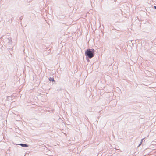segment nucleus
Segmentation results:
<instances>
[{
  "label": "nucleus",
  "mask_w": 156,
  "mask_h": 156,
  "mask_svg": "<svg viewBox=\"0 0 156 156\" xmlns=\"http://www.w3.org/2000/svg\"><path fill=\"white\" fill-rule=\"evenodd\" d=\"M94 50L93 49H88L85 51L86 58H91L94 55Z\"/></svg>",
  "instance_id": "nucleus-1"
},
{
  "label": "nucleus",
  "mask_w": 156,
  "mask_h": 156,
  "mask_svg": "<svg viewBox=\"0 0 156 156\" xmlns=\"http://www.w3.org/2000/svg\"><path fill=\"white\" fill-rule=\"evenodd\" d=\"M5 41L7 43L8 45H10L11 44L12 39L10 37H8L6 39Z\"/></svg>",
  "instance_id": "nucleus-2"
},
{
  "label": "nucleus",
  "mask_w": 156,
  "mask_h": 156,
  "mask_svg": "<svg viewBox=\"0 0 156 156\" xmlns=\"http://www.w3.org/2000/svg\"><path fill=\"white\" fill-rule=\"evenodd\" d=\"M16 145H20L21 146H28V145L27 144H16Z\"/></svg>",
  "instance_id": "nucleus-3"
},
{
  "label": "nucleus",
  "mask_w": 156,
  "mask_h": 156,
  "mask_svg": "<svg viewBox=\"0 0 156 156\" xmlns=\"http://www.w3.org/2000/svg\"><path fill=\"white\" fill-rule=\"evenodd\" d=\"M49 81H54V80L53 78L50 77L49 78Z\"/></svg>",
  "instance_id": "nucleus-4"
},
{
  "label": "nucleus",
  "mask_w": 156,
  "mask_h": 156,
  "mask_svg": "<svg viewBox=\"0 0 156 156\" xmlns=\"http://www.w3.org/2000/svg\"><path fill=\"white\" fill-rule=\"evenodd\" d=\"M144 138H143V139H142V140H141L140 143V144L138 145V146H140L141 145L142 143L143 142V140H144Z\"/></svg>",
  "instance_id": "nucleus-5"
},
{
  "label": "nucleus",
  "mask_w": 156,
  "mask_h": 156,
  "mask_svg": "<svg viewBox=\"0 0 156 156\" xmlns=\"http://www.w3.org/2000/svg\"><path fill=\"white\" fill-rule=\"evenodd\" d=\"M8 51L10 53V50H11V51L12 50V48H8Z\"/></svg>",
  "instance_id": "nucleus-6"
},
{
  "label": "nucleus",
  "mask_w": 156,
  "mask_h": 156,
  "mask_svg": "<svg viewBox=\"0 0 156 156\" xmlns=\"http://www.w3.org/2000/svg\"><path fill=\"white\" fill-rule=\"evenodd\" d=\"M89 58H86V59L88 61H89Z\"/></svg>",
  "instance_id": "nucleus-7"
},
{
  "label": "nucleus",
  "mask_w": 156,
  "mask_h": 156,
  "mask_svg": "<svg viewBox=\"0 0 156 156\" xmlns=\"http://www.w3.org/2000/svg\"><path fill=\"white\" fill-rule=\"evenodd\" d=\"M48 53H50V52H51V50H50V49H49L48 50Z\"/></svg>",
  "instance_id": "nucleus-8"
},
{
  "label": "nucleus",
  "mask_w": 156,
  "mask_h": 156,
  "mask_svg": "<svg viewBox=\"0 0 156 156\" xmlns=\"http://www.w3.org/2000/svg\"><path fill=\"white\" fill-rule=\"evenodd\" d=\"M154 8L156 9V6H154Z\"/></svg>",
  "instance_id": "nucleus-9"
}]
</instances>
